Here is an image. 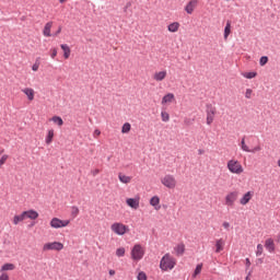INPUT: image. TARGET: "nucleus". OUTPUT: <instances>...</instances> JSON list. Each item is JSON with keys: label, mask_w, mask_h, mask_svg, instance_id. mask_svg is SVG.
<instances>
[{"label": "nucleus", "mask_w": 280, "mask_h": 280, "mask_svg": "<svg viewBox=\"0 0 280 280\" xmlns=\"http://www.w3.org/2000/svg\"><path fill=\"white\" fill-rule=\"evenodd\" d=\"M175 267L176 258H174L170 253H166L160 260V269L163 272H167V270H174Z\"/></svg>", "instance_id": "1"}, {"label": "nucleus", "mask_w": 280, "mask_h": 280, "mask_svg": "<svg viewBox=\"0 0 280 280\" xmlns=\"http://www.w3.org/2000/svg\"><path fill=\"white\" fill-rule=\"evenodd\" d=\"M226 167L231 174H236L237 176L244 174V166H242V163L235 159L228 161Z\"/></svg>", "instance_id": "2"}, {"label": "nucleus", "mask_w": 280, "mask_h": 280, "mask_svg": "<svg viewBox=\"0 0 280 280\" xmlns=\"http://www.w3.org/2000/svg\"><path fill=\"white\" fill-rule=\"evenodd\" d=\"M110 230L115 235H126L130 229L128 225L121 223V222H115L110 225Z\"/></svg>", "instance_id": "3"}, {"label": "nucleus", "mask_w": 280, "mask_h": 280, "mask_svg": "<svg viewBox=\"0 0 280 280\" xmlns=\"http://www.w3.org/2000/svg\"><path fill=\"white\" fill-rule=\"evenodd\" d=\"M143 255H145L143 247L136 244L131 249V259H133V261H141V259H143Z\"/></svg>", "instance_id": "4"}, {"label": "nucleus", "mask_w": 280, "mask_h": 280, "mask_svg": "<svg viewBox=\"0 0 280 280\" xmlns=\"http://www.w3.org/2000/svg\"><path fill=\"white\" fill-rule=\"evenodd\" d=\"M215 113H217V109L213 105L211 104L206 105V114H207L206 124L208 126H211L213 124V120L215 119Z\"/></svg>", "instance_id": "5"}, {"label": "nucleus", "mask_w": 280, "mask_h": 280, "mask_svg": "<svg viewBox=\"0 0 280 280\" xmlns=\"http://www.w3.org/2000/svg\"><path fill=\"white\" fill-rule=\"evenodd\" d=\"M240 145H241V150L243 152H247L249 154H256V152H261V145H259V144L254 147L253 149H249L248 144H246V137L242 138Z\"/></svg>", "instance_id": "6"}, {"label": "nucleus", "mask_w": 280, "mask_h": 280, "mask_svg": "<svg viewBox=\"0 0 280 280\" xmlns=\"http://www.w3.org/2000/svg\"><path fill=\"white\" fill-rule=\"evenodd\" d=\"M161 183L167 189H174L176 187V177H174V175L167 174L161 179Z\"/></svg>", "instance_id": "7"}, {"label": "nucleus", "mask_w": 280, "mask_h": 280, "mask_svg": "<svg viewBox=\"0 0 280 280\" xmlns=\"http://www.w3.org/2000/svg\"><path fill=\"white\" fill-rule=\"evenodd\" d=\"M71 221L69 220H60L59 218H52L50 220L51 229H65V226H69Z\"/></svg>", "instance_id": "8"}, {"label": "nucleus", "mask_w": 280, "mask_h": 280, "mask_svg": "<svg viewBox=\"0 0 280 280\" xmlns=\"http://www.w3.org/2000/svg\"><path fill=\"white\" fill-rule=\"evenodd\" d=\"M65 248V245L60 242H51V243H46L43 246L44 253H47V250H62Z\"/></svg>", "instance_id": "9"}, {"label": "nucleus", "mask_w": 280, "mask_h": 280, "mask_svg": "<svg viewBox=\"0 0 280 280\" xmlns=\"http://www.w3.org/2000/svg\"><path fill=\"white\" fill-rule=\"evenodd\" d=\"M237 196H240V194L237 191L229 192L225 196V206L233 207L235 205V201L237 200Z\"/></svg>", "instance_id": "10"}, {"label": "nucleus", "mask_w": 280, "mask_h": 280, "mask_svg": "<svg viewBox=\"0 0 280 280\" xmlns=\"http://www.w3.org/2000/svg\"><path fill=\"white\" fill-rule=\"evenodd\" d=\"M141 202V197L137 196L135 198H127L126 199V205L128 207H130L131 209H135L137 211V209H139V205Z\"/></svg>", "instance_id": "11"}, {"label": "nucleus", "mask_w": 280, "mask_h": 280, "mask_svg": "<svg viewBox=\"0 0 280 280\" xmlns=\"http://www.w3.org/2000/svg\"><path fill=\"white\" fill-rule=\"evenodd\" d=\"M196 5H198V0H190L185 7V12H187V14H194Z\"/></svg>", "instance_id": "12"}, {"label": "nucleus", "mask_w": 280, "mask_h": 280, "mask_svg": "<svg viewBox=\"0 0 280 280\" xmlns=\"http://www.w3.org/2000/svg\"><path fill=\"white\" fill-rule=\"evenodd\" d=\"M24 213V219L25 220H37L38 218V212L36 210H26V211H23Z\"/></svg>", "instance_id": "13"}, {"label": "nucleus", "mask_w": 280, "mask_h": 280, "mask_svg": "<svg viewBox=\"0 0 280 280\" xmlns=\"http://www.w3.org/2000/svg\"><path fill=\"white\" fill-rule=\"evenodd\" d=\"M174 100H176V96H174V93H167L166 95H164L162 97V106H165V104H172V102H174Z\"/></svg>", "instance_id": "14"}, {"label": "nucleus", "mask_w": 280, "mask_h": 280, "mask_svg": "<svg viewBox=\"0 0 280 280\" xmlns=\"http://www.w3.org/2000/svg\"><path fill=\"white\" fill-rule=\"evenodd\" d=\"M51 27H54V22H48L45 24L43 35L46 36V38L51 37Z\"/></svg>", "instance_id": "15"}, {"label": "nucleus", "mask_w": 280, "mask_h": 280, "mask_svg": "<svg viewBox=\"0 0 280 280\" xmlns=\"http://www.w3.org/2000/svg\"><path fill=\"white\" fill-rule=\"evenodd\" d=\"M165 78H167V71H165V70L155 72L153 75V80H155V82H163V80H165Z\"/></svg>", "instance_id": "16"}, {"label": "nucleus", "mask_w": 280, "mask_h": 280, "mask_svg": "<svg viewBox=\"0 0 280 280\" xmlns=\"http://www.w3.org/2000/svg\"><path fill=\"white\" fill-rule=\"evenodd\" d=\"M265 248L268 250V253H275V240L272 238H267L265 241Z\"/></svg>", "instance_id": "17"}, {"label": "nucleus", "mask_w": 280, "mask_h": 280, "mask_svg": "<svg viewBox=\"0 0 280 280\" xmlns=\"http://www.w3.org/2000/svg\"><path fill=\"white\" fill-rule=\"evenodd\" d=\"M22 93H24V95H26L28 102H34V89L32 88H25L22 90Z\"/></svg>", "instance_id": "18"}, {"label": "nucleus", "mask_w": 280, "mask_h": 280, "mask_svg": "<svg viewBox=\"0 0 280 280\" xmlns=\"http://www.w3.org/2000/svg\"><path fill=\"white\" fill-rule=\"evenodd\" d=\"M60 47L63 51V58L69 60V57L71 56V48L67 44H61Z\"/></svg>", "instance_id": "19"}, {"label": "nucleus", "mask_w": 280, "mask_h": 280, "mask_svg": "<svg viewBox=\"0 0 280 280\" xmlns=\"http://www.w3.org/2000/svg\"><path fill=\"white\" fill-rule=\"evenodd\" d=\"M150 205L151 207H154V209L159 210L161 209V199L159 198V196H153L151 199H150Z\"/></svg>", "instance_id": "20"}, {"label": "nucleus", "mask_w": 280, "mask_h": 280, "mask_svg": "<svg viewBox=\"0 0 280 280\" xmlns=\"http://www.w3.org/2000/svg\"><path fill=\"white\" fill-rule=\"evenodd\" d=\"M253 198V194L250 191H247L240 200V203L245 206L250 202V199Z\"/></svg>", "instance_id": "21"}, {"label": "nucleus", "mask_w": 280, "mask_h": 280, "mask_svg": "<svg viewBox=\"0 0 280 280\" xmlns=\"http://www.w3.org/2000/svg\"><path fill=\"white\" fill-rule=\"evenodd\" d=\"M174 250L177 255V257H180L183 255H185V244H178L177 246L174 247Z\"/></svg>", "instance_id": "22"}, {"label": "nucleus", "mask_w": 280, "mask_h": 280, "mask_svg": "<svg viewBox=\"0 0 280 280\" xmlns=\"http://www.w3.org/2000/svg\"><path fill=\"white\" fill-rule=\"evenodd\" d=\"M118 179H119L120 183H122L124 185H128V183H131L132 177L119 173V174H118Z\"/></svg>", "instance_id": "23"}, {"label": "nucleus", "mask_w": 280, "mask_h": 280, "mask_svg": "<svg viewBox=\"0 0 280 280\" xmlns=\"http://www.w3.org/2000/svg\"><path fill=\"white\" fill-rule=\"evenodd\" d=\"M179 28H180V23L178 22H173L167 26L168 32H172V33L178 32Z\"/></svg>", "instance_id": "24"}, {"label": "nucleus", "mask_w": 280, "mask_h": 280, "mask_svg": "<svg viewBox=\"0 0 280 280\" xmlns=\"http://www.w3.org/2000/svg\"><path fill=\"white\" fill-rule=\"evenodd\" d=\"M224 250V240L220 238L215 242V253H222Z\"/></svg>", "instance_id": "25"}, {"label": "nucleus", "mask_w": 280, "mask_h": 280, "mask_svg": "<svg viewBox=\"0 0 280 280\" xmlns=\"http://www.w3.org/2000/svg\"><path fill=\"white\" fill-rule=\"evenodd\" d=\"M54 141V129L48 130L46 139H45V143L47 145H51V142Z\"/></svg>", "instance_id": "26"}, {"label": "nucleus", "mask_w": 280, "mask_h": 280, "mask_svg": "<svg viewBox=\"0 0 280 280\" xmlns=\"http://www.w3.org/2000/svg\"><path fill=\"white\" fill-rule=\"evenodd\" d=\"M25 220V214L22 212L21 214H16L13 217V224L16 226L20 222Z\"/></svg>", "instance_id": "27"}, {"label": "nucleus", "mask_w": 280, "mask_h": 280, "mask_svg": "<svg viewBox=\"0 0 280 280\" xmlns=\"http://www.w3.org/2000/svg\"><path fill=\"white\" fill-rule=\"evenodd\" d=\"M16 268V266H14V264L12 262H7L4 264L1 269H0V272H5L8 270H14Z\"/></svg>", "instance_id": "28"}, {"label": "nucleus", "mask_w": 280, "mask_h": 280, "mask_svg": "<svg viewBox=\"0 0 280 280\" xmlns=\"http://www.w3.org/2000/svg\"><path fill=\"white\" fill-rule=\"evenodd\" d=\"M50 121H54L57 126H63L65 125V120H62V118L60 116H52L50 118Z\"/></svg>", "instance_id": "29"}, {"label": "nucleus", "mask_w": 280, "mask_h": 280, "mask_svg": "<svg viewBox=\"0 0 280 280\" xmlns=\"http://www.w3.org/2000/svg\"><path fill=\"white\" fill-rule=\"evenodd\" d=\"M231 34V21H228L224 27V39L229 38Z\"/></svg>", "instance_id": "30"}, {"label": "nucleus", "mask_w": 280, "mask_h": 280, "mask_svg": "<svg viewBox=\"0 0 280 280\" xmlns=\"http://www.w3.org/2000/svg\"><path fill=\"white\" fill-rule=\"evenodd\" d=\"M200 272H202V264H198L195 268V271L192 273V279H196V277H198V275H200Z\"/></svg>", "instance_id": "31"}, {"label": "nucleus", "mask_w": 280, "mask_h": 280, "mask_svg": "<svg viewBox=\"0 0 280 280\" xmlns=\"http://www.w3.org/2000/svg\"><path fill=\"white\" fill-rule=\"evenodd\" d=\"M131 128L132 126L130 125V122H125L121 127L122 135H127V132H130Z\"/></svg>", "instance_id": "32"}, {"label": "nucleus", "mask_w": 280, "mask_h": 280, "mask_svg": "<svg viewBox=\"0 0 280 280\" xmlns=\"http://www.w3.org/2000/svg\"><path fill=\"white\" fill-rule=\"evenodd\" d=\"M243 77H245L247 80H253V78H257V72H245L243 73Z\"/></svg>", "instance_id": "33"}, {"label": "nucleus", "mask_w": 280, "mask_h": 280, "mask_svg": "<svg viewBox=\"0 0 280 280\" xmlns=\"http://www.w3.org/2000/svg\"><path fill=\"white\" fill-rule=\"evenodd\" d=\"M261 255H264V245L258 244L257 250H256V257H261Z\"/></svg>", "instance_id": "34"}, {"label": "nucleus", "mask_w": 280, "mask_h": 280, "mask_svg": "<svg viewBox=\"0 0 280 280\" xmlns=\"http://www.w3.org/2000/svg\"><path fill=\"white\" fill-rule=\"evenodd\" d=\"M259 65L260 67H266V65H268V56L260 57Z\"/></svg>", "instance_id": "35"}, {"label": "nucleus", "mask_w": 280, "mask_h": 280, "mask_svg": "<svg viewBox=\"0 0 280 280\" xmlns=\"http://www.w3.org/2000/svg\"><path fill=\"white\" fill-rule=\"evenodd\" d=\"M162 121L167 122L170 121V114L167 112H161Z\"/></svg>", "instance_id": "36"}, {"label": "nucleus", "mask_w": 280, "mask_h": 280, "mask_svg": "<svg viewBox=\"0 0 280 280\" xmlns=\"http://www.w3.org/2000/svg\"><path fill=\"white\" fill-rule=\"evenodd\" d=\"M80 214V209L75 206L72 207V211H71V215L73 218H78V215Z\"/></svg>", "instance_id": "37"}, {"label": "nucleus", "mask_w": 280, "mask_h": 280, "mask_svg": "<svg viewBox=\"0 0 280 280\" xmlns=\"http://www.w3.org/2000/svg\"><path fill=\"white\" fill-rule=\"evenodd\" d=\"M116 255L118 257H124V255H126V248H124V247L117 248L116 249Z\"/></svg>", "instance_id": "38"}, {"label": "nucleus", "mask_w": 280, "mask_h": 280, "mask_svg": "<svg viewBox=\"0 0 280 280\" xmlns=\"http://www.w3.org/2000/svg\"><path fill=\"white\" fill-rule=\"evenodd\" d=\"M9 159V155L8 154H4L1 156L0 159V167H3V165H5V162L8 161Z\"/></svg>", "instance_id": "39"}, {"label": "nucleus", "mask_w": 280, "mask_h": 280, "mask_svg": "<svg viewBox=\"0 0 280 280\" xmlns=\"http://www.w3.org/2000/svg\"><path fill=\"white\" fill-rule=\"evenodd\" d=\"M138 280H148V275H145V272L140 271L137 276Z\"/></svg>", "instance_id": "40"}, {"label": "nucleus", "mask_w": 280, "mask_h": 280, "mask_svg": "<svg viewBox=\"0 0 280 280\" xmlns=\"http://www.w3.org/2000/svg\"><path fill=\"white\" fill-rule=\"evenodd\" d=\"M245 97L246 100H250V97H253V90L247 89L245 92Z\"/></svg>", "instance_id": "41"}, {"label": "nucleus", "mask_w": 280, "mask_h": 280, "mask_svg": "<svg viewBox=\"0 0 280 280\" xmlns=\"http://www.w3.org/2000/svg\"><path fill=\"white\" fill-rule=\"evenodd\" d=\"M0 280H10V276L7 272L0 275Z\"/></svg>", "instance_id": "42"}, {"label": "nucleus", "mask_w": 280, "mask_h": 280, "mask_svg": "<svg viewBox=\"0 0 280 280\" xmlns=\"http://www.w3.org/2000/svg\"><path fill=\"white\" fill-rule=\"evenodd\" d=\"M40 67V62L36 61L33 66H32V71H38V68Z\"/></svg>", "instance_id": "43"}, {"label": "nucleus", "mask_w": 280, "mask_h": 280, "mask_svg": "<svg viewBox=\"0 0 280 280\" xmlns=\"http://www.w3.org/2000/svg\"><path fill=\"white\" fill-rule=\"evenodd\" d=\"M56 56H58V49H56V48H52L51 49V55H50V58H56Z\"/></svg>", "instance_id": "44"}, {"label": "nucleus", "mask_w": 280, "mask_h": 280, "mask_svg": "<svg viewBox=\"0 0 280 280\" xmlns=\"http://www.w3.org/2000/svg\"><path fill=\"white\" fill-rule=\"evenodd\" d=\"M222 225H223V229H225V231H229L231 229V223L226 221H224Z\"/></svg>", "instance_id": "45"}, {"label": "nucleus", "mask_w": 280, "mask_h": 280, "mask_svg": "<svg viewBox=\"0 0 280 280\" xmlns=\"http://www.w3.org/2000/svg\"><path fill=\"white\" fill-rule=\"evenodd\" d=\"M128 8H132V2H127L125 8H124V12H128Z\"/></svg>", "instance_id": "46"}, {"label": "nucleus", "mask_w": 280, "mask_h": 280, "mask_svg": "<svg viewBox=\"0 0 280 280\" xmlns=\"http://www.w3.org/2000/svg\"><path fill=\"white\" fill-rule=\"evenodd\" d=\"M245 266H246L247 270H248V268H250V258L245 259Z\"/></svg>", "instance_id": "47"}, {"label": "nucleus", "mask_w": 280, "mask_h": 280, "mask_svg": "<svg viewBox=\"0 0 280 280\" xmlns=\"http://www.w3.org/2000/svg\"><path fill=\"white\" fill-rule=\"evenodd\" d=\"M100 135H102V131H100V129L94 130L93 137H100Z\"/></svg>", "instance_id": "48"}, {"label": "nucleus", "mask_w": 280, "mask_h": 280, "mask_svg": "<svg viewBox=\"0 0 280 280\" xmlns=\"http://www.w3.org/2000/svg\"><path fill=\"white\" fill-rule=\"evenodd\" d=\"M60 32H62V26H59L57 32L54 34V36H58V34H60Z\"/></svg>", "instance_id": "49"}, {"label": "nucleus", "mask_w": 280, "mask_h": 280, "mask_svg": "<svg viewBox=\"0 0 280 280\" xmlns=\"http://www.w3.org/2000/svg\"><path fill=\"white\" fill-rule=\"evenodd\" d=\"M97 174H100V170L98 168H95L94 171H92V175L93 176H97Z\"/></svg>", "instance_id": "50"}, {"label": "nucleus", "mask_w": 280, "mask_h": 280, "mask_svg": "<svg viewBox=\"0 0 280 280\" xmlns=\"http://www.w3.org/2000/svg\"><path fill=\"white\" fill-rule=\"evenodd\" d=\"M109 276H110V277H115V270H114V269H110V270H109Z\"/></svg>", "instance_id": "51"}, {"label": "nucleus", "mask_w": 280, "mask_h": 280, "mask_svg": "<svg viewBox=\"0 0 280 280\" xmlns=\"http://www.w3.org/2000/svg\"><path fill=\"white\" fill-rule=\"evenodd\" d=\"M198 154H205V150L199 149V150H198Z\"/></svg>", "instance_id": "52"}, {"label": "nucleus", "mask_w": 280, "mask_h": 280, "mask_svg": "<svg viewBox=\"0 0 280 280\" xmlns=\"http://www.w3.org/2000/svg\"><path fill=\"white\" fill-rule=\"evenodd\" d=\"M65 1H67V0H59V3H65Z\"/></svg>", "instance_id": "53"}, {"label": "nucleus", "mask_w": 280, "mask_h": 280, "mask_svg": "<svg viewBox=\"0 0 280 280\" xmlns=\"http://www.w3.org/2000/svg\"><path fill=\"white\" fill-rule=\"evenodd\" d=\"M3 152H5V150L2 149V150L0 151V154H3Z\"/></svg>", "instance_id": "54"}, {"label": "nucleus", "mask_w": 280, "mask_h": 280, "mask_svg": "<svg viewBox=\"0 0 280 280\" xmlns=\"http://www.w3.org/2000/svg\"><path fill=\"white\" fill-rule=\"evenodd\" d=\"M278 166L280 167V159L278 160Z\"/></svg>", "instance_id": "55"}, {"label": "nucleus", "mask_w": 280, "mask_h": 280, "mask_svg": "<svg viewBox=\"0 0 280 280\" xmlns=\"http://www.w3.org/2000/svg\"><path fill=\"white\" fill-rule=\"evenodd\" d=\"M246 280H248V277H246Z\"/></svg>", "instance_id": "56"}]
</instances>
